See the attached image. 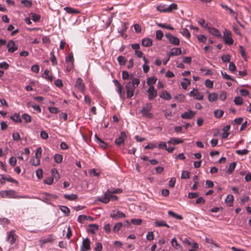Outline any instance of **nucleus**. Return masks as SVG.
Returning <instances> with one entry per match:
<instances>
[{
    "label": "nucleus",
    "instance_id": "49",
    "mask_svg": "<svg viewBox=\"0 0 251 251\" xmlns=\"http://www.w3.org/2000/svg\"><path fill=\"white\" fill-rule=\"evenodd\" d=\"M42 150L41 147H39L37 149L35 154V157L37 159H39L40 160V158L41 157Z\"/></svg>",
    "mask_w": 251,
    "mask_h": 251
},
{
    "label": "nucleus",
    "instance_id": "42",
    "mask_svg": "<svg viewBox=\"0 0 251 251\" xmlns=\"http://www.w3.org/2000/svg\"><path fill=\"white\" fill-rule=\"evenodd\" d=\"M180 32L183 36L187 38H189L191 36V34L187 28H183Z\"/></svg>",
    "mask_w": 251,
    "mask_h": 251
},
{
    "label": "nucleus",
    "instance_id": "50",
    "mask_svg": "<svg viewBox=\"0 0 251 251\" xmlns=\"http://www.w3.org/2000/svg\"><path fill=\"white\" fill-rule=\"evenodd\" d=\"M50 60L52 62V64L53 65H56L57 64L56 57L55 56L54 54L53 51H51L50 52Z\"/></svg>",
    "mask_w": 251,
    "mask_h": 251
},
{
    "label": "nucleus",
    "instance_id": "2",
    "mask_svg": "<svg viewBox=\"0 0 251 251\" xmlns=\"http://www.w3.org/2000/svg\"><path fill=\"white\" fill-rule=\"evenodd\" d=\"M130 80L125 84L126 89H135L140 83L139 79L133 77V75H131Z\"/></svg>",
    "mask_w": 251,
    "mask_h": 251
},
{
    "label": "nucleus",
    "instance_id": "4",
    "mask_svg": "<svg viewBox=\"0 0 251 251\" xmlns=\"http://www.w3.org/2000/svg\"><path fill=\"white\" fill-rule=\"evenodd\" d=\"M113 83L116 87V91L119 95L120 98L122 100L125 99V93L123 91V87L118 80L114 79L113 80Z\"/></svg>",
    "mask_w": 251,
    "mask_h": 251
},
{
    "label": "nucleus",
    "instance_id": "53",
    "mask_svg": "<svg viewBox=\"0 0 251 251\" xmlns=\"http://www.w3.org/2000/svg\"><path fill=\"white\" fill-rule=\"evenodd\" d=\"M134 92L135 89H126L127 98L128 99H130L132 97H133Z\"/></svg>",
    "mask_w": 251,
    "mask_h": 251
},
{
    "label": "nucleus",
    "instance_id": "36",
    "mask_svg": "<svg viewBox=\"0 0 251 251\" xmlns=\"http://www.w3.org/2000/svg\"><path fill=\"white\" fill-rule=\"evenodd\" d=\"M60 210L64 213L65 215H68L70 213L69 208L66 206L60 205L59 206Z\"/></svg>",
    "mask_w": 251,
    "mask_h": 251
},
{
    "label": "nucleus",
    "instance_id": "62",
    "mask_svg": "<svg viewBox=\"0 0 251 251\" xmlns=\"http://www.w3.org/2000/svg\"><path fill=\"white\" fill-rule=\"evenodd\" d=\"M54 84L57 87L60 88L63 86V83L62 80L60 79H57V80L54 81Z\"/></svg>",
    "mask_w": 251,
    "mask_h": 251
},
{
    "label": "nucleus",
    "instance_id": "30",
    "mask_svg": "<svg viewBox=\"0 0 251 251\" xmlns=\"http://www.w3.org/2000/svg\"><path fill=\"white\" fill-rule=\"evenodd\" d=\"M29 163L32 166H37L40 165V160L33 157L30 159Z\"/></svg>",
    "mask_w": 251,
    "mask_h": 251
},
{
    "label": "nucleus",
    "instance_id": "39",
    "mask_svg": "<svg viewBox=\"0 0 251 251\" xmlns=\"http://www.w3.org/2000/svg\"><path fill=\"white\" fill-rule=\"evenodd\" d=\"M236 166V163L235 162H233L231 163L229 166L228 169L227 171V173L229 174H231L234 171V170L235 168V167Z\"/></svg>",
    "mask_w": 251,
    "mask_h": 251
},
{
    "label": "nucleus",
    "instance_id": "28",
    "mask_svg": "<svg viewBox=\"0 0 251 251\" xmlns=\"http://www.w3.org/2000/svg\"><path fill=\"white\" fill-rule=\"evenodd\" d=\"M53 240V238L51 235L47 237L41 239L40 240V243L42 245L48 243H50Z\"/></svg>",
    "mask_w": 251,
    "mask_h": 251
},
{
    "label": "nucleus",
    "instance_id": "19",
    "mask_svg": "<svg viewBox=\"0 0 251 251\" xmlns=\"http://www.w3.org/2000/svg\"><path fill=\"white\" fill-rule=\"evenodd\" d=\"M207 29L209 32L213 36H215L217 37H221V34L217 28L209 26L208 27Z\"/></svg>",
    "mask_w": 251,
    "mask_h": 251
},
{
    "label": "nucleus",
    "instance_id": "38",
    "mask_svg": "<svg viewBox=\"0 0 251 251\" xmlns=\"http://www.w3.org/2000/svg\"><path fill=\"white\" fill-rule=\"evenodd\" d=\"M22 118L24 119L26 123H29L31 122V117L27 114H23L22 116Z\"/></svg>",
    "mask_w": 251,
    "mask_h": 251
},
{
    "label": "nucleus",
    "instance_id": "51",
    "mask_svg": "<svg viewBox=\"0 0 251 251\" xmlns=\"http://www.w3.org/2000/svg\"><path fill=\"white\" fill-rule=\"evenodd\" d=\"M131 75H129L128 73L126 71H124L122 72V78L124 80H126V79H130Z\"/></svg>",
    "mask_w": 251,
    "mask_h": 251
},
{
    "label": "nucleus",
    "instance_id": "12",
    "mask_svg": "<svg viewBox=\"0 0 251 251\" xmlns=\"http://www.w3.org/2000/svg\"><path fill=\"white\" fill-rule=\"evenodd\" d=\"M75 86L79 89L81 93H83L85 92V87L83 80L80 77H78L75 82Z\"/></svg>",
    "mask_w": 251,
    "mask_h": 251
},
{
    "label": "nucleus",
    "instance_id": "23",
    "mask_svg": "<svg viewBox=\"0 0 251 251\" xmlns=\"http://www.w3.org/2000/svg\"><path fill=\"white\" fill-rule=\"evenodd\" d=\"M159 97L165 100H170L171 99V95L166 91H163L160 95Z\"/></svg>",
    "mask_w": 251,
    "mask_h": 251
},
{
    "label": "nucleus",
    "instance_id": "33",
    "mask_svg": "<svg viewBox=\"0 0 251 251\" xmlns=\"http://www.w3.org/2000/svg\"><path fill=\"white\" fill-rule=\"evenodd\" d=\"M64 197L68 200L73 201L76 200L77 198V195L74 194H64Z\"/></svg>",
    "mask_w": 251,
    "mask_h": 251
},
{
    "label": "nucleus",
    "instance_id": "1",
    "mask_svg": "<svg viewBox=\"0 0 251 251\" xmlns=\"http://www.w3.org/2000/svg\"><path fill=\"white\" fill-rule=\"evenodd\" d=\"M177 8L176 3H172L168 5L163 3H160L158 5V11L161 12H171L173 10H176Z\"/></svg>",
    "mask_w": 251,
    "mask_h": 251
},
{
    "label": "nucleus",
    "instance_id": "27",
    "mask_svg": "<svg viewBox=\"0 0 251 251\" xmlns=\"http://www.w3.org/2000/svg\"><path fill=\"white\" fill-rule=\"evenodd\" d=\"M26 105H27V107H32L34 110L36 111L38 113H40L41 112V109L40 107V106L37 105L33 104L32 102H30V101L26 103Z\"/></svg>",
    "mask_w": 251,
    "mask_h": 251
},
{
    "label": "nucleus",
    "instance_id": "17",
    "mask_svg": "<svg viewBox=\"0 0 251 251\" xmlns=\"http://www.w3.org/2000/svg\"><path fill=\"white\" fill-rule=\"evenodd\" d=\"M181 53V49L180 48H172L169 53V56H173L176 55H179Z\"/></svg>",
    "mask_w": 251,
    "mask_h": 251
},
{
    "label": "nucleus",
    "instance_id": "25",
    "mask_svg": "<svg viewBox=\"0 0 251 251\" xmlns=\"http://www.w3.org/2000/svg\"><path fill=\"white\" fill-rule=\"evenodd\" d=\"M64 10L67 13L70 14H78L80 13V11L78 10L73 8L71 7H65L64 8Z\"/></svg>",
    "mask_w": 251,
    "mask_h": 251
},
{
    "label": "nucleus",
    "instance_id": "14",
    "mask_svg": "<svg viewBox=\"0 0 251 251\" xmlns=\"http://www.w3.org/2000/svg\"><path fill=\"white\" fill-rule=\"evenodd\" d=\"M90 241L88 238L84 239L83 240L82 246L80 248L81 251H82V250H85L87 251V250H90Z\"/></svg>",
    "mask_w": 251,
    "mask_h": 251
},
{
    "label": "nucleus",
    "instance_id": "43",
    "mask_svg": "<svg viewBox=\"0 0 251 251\" xmlns=\"http://www.w3.org/2000/svg\"><path fill=\"white\" fill-rule=\"evenodd\" d=\"M30 16L32 20L35 22H38L41 18V16L39 15H38L34 13H31L30 14Z\"/></svg>",
    "mask_w": 251,
    "mask_h": 251
},
{
    "label": "nucleus",
    "instance_id": "22",
    "mask_svg": "<svg viewBox=\"0 0 251 251\" xmlns=\"http://www.w3.org/2000/svg\"><path fill=\"white\" fill-rule=\"evenodd\" d=\"M1 179L2 181H3L5 182V181H7L8 182H13V183H18V181L15 179H14L13 178H12L10 176H6L4 175H0Z\"/></svg>",
    "mask_w": 251,
    "mask_h": 251
},
{
    "label": "nucleus",
    "instance_id": "20",
    "mask_svg": "<svg viewBox=\"0 0 251 251\" xmlns=\"http://www.w3.org/2000/svg\"><path fill=\"white\" fill-rule=\"evenodd\" d=\"M88 231L92 234H95L99 229V226L97 224H92L88 225Z\"/></svg>",
    "mask_w": 251,
    "mask_h": 251
},
{
    "label": "nucleus",
    "instance_id": "6",
    "mask_svg": "<svg viewBox=\"0 0 251 251\" xmlns=\"http://www.w3.org/2000/svg\"><path fill=\"white\" fill-rule=\"evenodd\" d=\"M223 39L226 44L232 45L233 43V40L231 37V32L225 29L224 32Z\"/></svg>",
    "mask_w": 251,
    "mask_h": 251
},
{
    "label": "nucleus",
    "instance_id": "29",
    "mask_svg": "<svg viewBox=\"0 0 251 251\" xmlns=\"http://www.w3.org/2000/svg\"><path fill=\"white\" fill-rule=\"evenodd\" d=\"M183 142V140L178 138H172L168 142V143L172 144L173 145H177Z\"/></svg>",
    "mask_w": 251,
    "mask_h": 251
},
{
    "label": "nucleus",
    "instance_id": "9",
    "mask_svg": "<svg viewBox=\"0 0 251 251\" xmlns=\"http://www.w3.org/2000/svg\"><path fill=\"white\" fill-rule=\"evenodd\" d=\"M166 37L169 40L170 44L175 46H178L179 45L180 41L178 38L174 36L171 33H168L165 35Z\"/></svg>",
    "mask_w": 251,
    "mask_h": 251
},
{
    "label": "nucleus",
    "instance_id": "55",
    "mask_svg": "<svg viewBox=\"0 0 251 251\" xmlns=\"http://www.w3.org/2000/svg\"><path fill=\"white\" fill-rule=\"evenodd\" d=\"M96 137L99 142L98 143H99V144L100 145V146L103 149L106 148V147H107V144L106 143H105L104 141L101 140L100 138L97 137L96 136Z\"/></svg>",
    "mask_w": 251,
    "mask_h": 251
},
{
    "label": "nucleus",
    "instance_id": "15",
    "mask_svg": "<svg viewBox=\"0 0 251 251\" xmlns=\"http://www.w3.org/2000/svg\"><path fill=\"white\" fill-rule=\"evenodd\" d=\"M147 92L148 93L149 99L150 100L153 99L157 95V91L155 90L153 86H150L147 90Z\"/></svg>",
    "mask_w": 251,
    "mask_h": 251
},
{
    "label": "nucleus",
    "instance_id": "13",
    "mask_svg": "<svg viewBox=\"0 0 251 251\" xmlns=\"http://www.w3.org/2000/svg\"><path fill=\"white\" fill-rule=\"evenodd\" d=\"M126 135L125 131H122L120 136L115 139V143L116 145L120 146L124 143L125 139L126 138Z\"/></svg>",
    "mask_w": 251,
    "mask_h": 251
},
{
    "label": "nucleus",
    "instance_id": "24",
    "mask_svg": "<svg viewBox=\"0 0 251 251\" xmlns=\"http://www.w3.org/2000/svg\"><path fill=\"white\" fill-rule=\"evenodd\" d=\"M48 195H50V193H45L44 194L45 196L43 197L42 199H40L37 197H35L34 198L39 199V200L47 203V204H50V201H51V199L50 197H49V196Z\"/></svg>",
    "mask_w": 251,
    "mask_h": 251
},
{
    "label": "nucleus",
    "instance_id": "5",
    "mask_svg": "<svg viewBox=\"0 0 251 251\" xmlns=\"http://www.w3.org/2000/svg\"><path fill=\"white\" fill-rule=\"evenodd\" d=\"M151 107L152 106L151 103H147L143 107L142 109L140 110V113L145 117L151 118L152 117V114L150 111Z\"/></svg>",
    "mask_w": 251,
    "mask_h": 251
},
{
    "label": "nucleus",
    "instance_id": "44",
    "mask_svg": "<svg viewBox=\"0 0 251 251\" xmlns=\"http://www.w3.org/2000/svg\"><path fill=\"white\" fill-rule=\"evenodd\" d=\"M156 78L155 77H150L148 78L147 83L150 87V86H153L152 85L156 82Z\"/></svg>",
    "mask_w": 251,
    "mask_h": 251
},
{
    "label": "nucleus",
    "instance_id": "18",
    "mask_svg": "<svg viewBox=\"0 0 251 251\" xmlns=\"http://www.w3.org/2000/svg\"><path fill=\"white\" fill-rule=\"evenodd\" d=\"M7 241L10 243L13 244L16 241L15 234L13 231H10L7 236Z\"/></svg>",
    "mask_w": 251,
    "mask_h": 251
},
{
    "label": "nucleus",
    "instance_id": "34",
    "mask_svg": "<svg viewBox=\"0 0 251 251\" xmlns=\"http://www.w3.org/2000/svg\"><path fill=\"white\" fill-rule=\"evenodd\" d=\"M218 95L216 93L209 94L208 96L209 101L211 102L215 101L218 99Z\"/></svg>",
    "mask_w": 251,
    "mask_h": 251
},
{
    "label": "nucleus",
    "instance_id": "8",
    "mask_svg": "<svg viewBox=\"0 0 251 251\" xmlns=\"http://www.w3.org/2000/svg\"><path fill=\"white\" fill-rule=\"evenodd\" d=\"M110 216L111 218L115 220H118L125 218L126 216L125 213L118 210H112L110 213Z\"/></svg>",
    "mask_w": 251,
    "mask_h": 251
},
{
    "label": "nucleus",
    "instance_id": "58",
    "mask_svg": "<svg viewBox=\"0 0 251 251\" xmlns=\"http://www.w3.org/2000/svg\"><path fill=\"white\" fill-rule=\"evenodd\" d=\"M185 97L184 95L179 94L175 96V99L179 102H183L185 100Z\"/></svg>",
    "mask_w": 251,
    "mask_h": 251
},
{
    "label": "nucleus",
    "instance_id": "64",
    "mask_svg": "<svg viewBox=\"0 0 251 251\" xmlns=\"http://www.w3.org/2000/svg\"><path fill=\"white\" fill-rule=\"evenodd\" d=\"M197 37L198 40L200 42L205 43L207 39L206 37L204 35H202V34L198 35Z\"/></svg>",
    "mask_w": 251,
    "mask_h": 251
},
{
    "label": "nucleus",
    "instance_id": "11",
    "mask_svg": "<svg viewBox=\"0 0 251 251\" xmlns=\"http://www.w3.org/2000/svg\"><path fill=\"white\" fill-rule=\"evenodd\" d=\"M189 95L198 100H202L203 99V95L201 94L198 89H194L190 91Z\"/></svg>",
    "mask_w": 251,
    "mask_h": 251
},
{
    "label": "nucleus",
    "instance_id": "41",
    "mask_svg": "<svg viewBox=\"0 0 251 251\" xmlns=\"http://www.w3.org/2000/svg\"><path fill=\"white\" fill-rule=\"evenodd\" d=\"M54 159L56 163H60L63 159V156L59 154H55L54 155Z\"/></svg>",
    "mask_w": 251,
    "mask_h": 251
},
{
    "label": "nucleus",
    "instance_id": "37",
    "mask_svg": "<svg viewBox=\"0 0 251 251\" xmlns=\"http://www.w3.org/2000/svg\"><path fill=\"white\" fill-rule=\"evenodd\" d=\"M190 84V80L186 78L183 79V81L181 82V85L184 89H186L188 86Z\"/></svg>",
    "mask_w": 251,
    "mask_h": 251
},
{
    "label": "nucleus",
    "instance_id": "16",
    "mask_svg": "<svg viewBox=\"0 0 251 251\" xmlns=\"http://www.w3.org/2000/svg\"><path fill=\"white\" fill-rule=\"evenodd\" d=\"M196 112L192 110H188L181 115V117L182 119H191L194 117Z\"/></svg>",
    "mask_w": 251,
    "mask_h": 251
},
{
    "label": "nucleus",
    "instance_id": "59",
    "mask_svg": "<svg viewBox=\"0 0 251 251\" xmlns=\"http://www.w3.org/2000/svg\"><path fill=\"white\" fill-rule=\"evenodd\" d=\"M214 116L216 118H220L224 114V111L221 110H216L214 111Z\"/></svg>",
    "mask_w": 251,
    "mask_h": 251
},
{
    "label": "nucleus",
    "instance_id": "54",
    "mask_svg": "<svg viewBox=\"0 0 251 251\" xmlns=\"http://www.w3.org/2000/svg\"><path fill=\"white\" fill-rule=\"evenodd\" d=\"M158 26H159L163 28H166L170 30H174V28L169 25L163 24H158Z\"/></svg>",
    "mask_w": 251,
    "mask_h": 251
},
{
    "label": "nucleus",
    "instance_id": "46",
    "mask_svg": "<svg viewBox=\"0 0 251 251\" xmlns=\"http://www.w3.org/2000/svg\"><path fill=\"white\" fill-rule=\"evenodd\" d=\"M118 62L120 65H124L126 62V59L123 56L120 55L117 58Z\"/></svg>",
    "mask_w": 251,
    "mask_h": 251
},
{
    "label": "nucleus",
    "instance_id": "61",
    "mask_svg": "<svg viewBox=\"0 0 251 251\" xmlns=\"http://www.w3.org/2000/svg\"><path fill=\"white\" fill-rule=\"evenodd\" d=\"M85 220H87V216L85 215H80L77 218V221L80 223H83Z\"/></svg>",
    "mask_w": 251,
    "mask_h": 251
},
{
    "label": "nucleus",
    "instance_id": "48",
    "mask_svg": "<svg viewBox=\"0 0 251 251\" xmlns=\"http://www.w3.org/2000/svg\"><path fill=\"white\" fill-rule=\"evenodd\" d=\"M123 224L121 222L117 223L113 227L114 232H118L123 226Z\"/></svg>",
    "mask_w": 251,
    "mask_h": 251
},
{
    "label": "nucleus",
    "instance_id": "3",
    "mask_svg": "<svg viewBox=\"0 0 251 251\" xmlns=\"http://www.w3.org/2000/svg\"><path fill=\"white\" fill-rule=\"evenodd\" d=\"M107 189L104 193L103 197L98 198V201L102 202L104 203H108L110 201H111L113 194Z\"/></svg>",
    "mask_w": 251,
    "mask_h": 251
},
{
    "label": "nucleus",
    "instance_id": "52",
    "mask_svg": "<svg viewBox=\"0 0 251 251\" xmlns=\"http://www.w3.org/2000/svg\"><path fill=\"white\" fill-rule=\"evenodd\" d=\"M221 74L224 79L226 80H231L232 81H235L234 79L232 78L231 76L227 75L226 72L221 71Z\"/></svg>",
    "mask_w": 251,
    "mask_h": 251
},
{
    "label": "nucleus",
    "instance_id": "56",
    "mask_svg": "<svg viewBox=\"0 0 251 251\" xmlns=\"http://www.w3.org/2000/svg\"><path fill=\"white\" fill-rule=\"evenodd\" d=\"M142 223V220L140 219H132L131 223L134 225H140Z\"/></svg>",
    "mask_w": 251,
    "mask_h": 251
},
{
    "label": "nucleus",
    "instance_id": "60",
    "mask_svg": "<svg viewBox=\"0 0 251 251\" xmlns=\"http://www.w3.org/2000/svg\"><path fill=\"white\" fill-rule=\"evenodd\" d=\"M53 182V177H49L44 180V183L48 185H51Z\"/></svg>",
    "mask_w": 251,
    "mask_h": 251
},
{
    "label": "nucleus",
    "instance_id": "21",
    "mask_svg": "<svg viewBox=\"0 0 251 251\" xmlns=\"http://www.w3.org/2000/svg\"><path fill=\"white\" fill-rule=\"evenodd\" d=\"M42 77L50 81H51L53 79L52 75L50 73V71L47 69L45 70L44 74L42 75Z\"/></svg>",
    "mask_w": 251,
    "mask_h": 251
},
{
    "label": "nucleus",
    "instance_id": "40",
    "mask_svg": "<svg viewBox=\"0 0 251 251\" xmlns=\"http://www.w3.org/2000/svg\"><path fill=\"white\" fill-rule=\"evenodd\" d=\"M10 118L14 121L17 123L22 122V119L19 114H15L14 115L11 116Z\"/></svg>",
    "mask_w": 251,
    "mask_h": 251
},
{
    "label": "nucleus",
    "instance_id": "7",
    "mask_svg": "<svg viewBox=\"0 0 251 251\" xmlns=\"http://www.w3.org/2000/svg\"><path fill=\"white\" fill-rule=\"evenodd\" d=\"M0 196L2 198H14L16 197V191L14 190L0 191Z\"/></svg>",
    "mask_w": 251,
    "mask_h": 251
},
{
    "label": "nucleus",
    "instance_id": "26",
    "mask_svg": "<svg viewBox=\"0 0 251 251\" xmlns=\"http://www.w3.org/2000/svg\"><path fill=\"white\" fill-rule=\"evenodd\" d=\"M152 40L149 38H145L142 41V44L144 47H150L152 45Z\"/></svg>",
    "mask_w": 251,
    "mask_h": 251
},
{
    "label": "nucleus",
    "instance_id": "47",
    "mask_svg": "<svg viewBox=\"0 0 251 251\" xmlns=\"http://www.w3.org/2000/svg\"><path fill=\"white\" fill-rule=\"evenodd\" d=\"M234 102L236 105H242L243 102V100L241 97H236L234 100Z\"/></svg>",
    "mask_w": 251,
    "mask_h": 251
},
{
    "label": "nucleus",
    "instance_id": "35",
    "mask_svg": "<svg viewBox=\"0 0 251 251\" xmlns=\"http://www.w3.org/2000/svg\"><path fill=\"white\" fill-rule=\"evenodd\" d=\"M172 245L176 250L181 248L180 245L177 243L175 237L173 238L171 240Z\"/></svg>",
    "mask_w": 251,
    "mask_h": 251
},
{
    "label": "nucleus",
    "instance_id": "31",
    "mask_svg": "<svg viewBox=\"0 0 251 251\" xmlns=\"http://www.w3.org/2000/svg\"><path fill=\"white\" fill-rule=\"evenodd\" d=\"M127 29V26L126 23H122V25H121V27L119 30V32L121 34V35L123 36L124 34V33L126 31Z\"/></svg>",
    "mask_w": 251,
    "mask_h": 251
},
{
    "label": "nucleus",
    "instance_id": "63",
    "mask_svg": "<svg viewBox=\"0 0 251 251\" xmlns=\"http://www.w3.org/2000/svg\"><path fill=\"white\" fill-rule=\"evenodd\" d=\"M198 22L204 28H207L209 27L208 24L205 23V21L203 19H200Z\"/></svg>",
    "mask_w": 251,
    "mask_h": 251
},
{
    "label": "nucleus",
    "instance_id": "57",
    "mask_svg": "<svg viewBox=\"0 0 251 251\" xmlns=\"http://www.w3.org/2000/svg\"><path fill=\"white\" fill-rule=\"evenodd\" d=\"M109 190L111 192V193H112L114 194H120L122 192V190L120 188H114L113 187H111V188H108Z\"/></svg>",
    "mask_w": 251,
    "mask_h": 251
},
{
    "label": "nucleus",
    "instance_id": "10",
    "mask_svg": "<svg viewBox=\"0 0 251 251\" xmlns=\"http://www.w3.org/2000/svg\"><path fill=\"white\" fill-rule=\"evenodd\" d=\"M7 50L8 52L13 53L16 51L18 48V45H16L12 40H10L7 44Z\"/></svg>",
    "mask_w": 251,
    "mask_h": 251
},
{
    "label": "nucleus",
    "instance_id": "45",
    "mask_svg": "<svg viewBox=\"0 0 251 251\" xmlns=\"http://www.w3.org/2000/svg\"><path fill=\"white\" fill-rule=\"evenodd\" d=\"M9 67V64L6 62L3 61L0 63V69L3 70H7Z\"/></svg>",
    "mask_w": 251,
    "mask_h": 251
},
{
    "label": "nucleus",
    "instance_id": "32",
    "mask_svg": "<svg viewBox=\"0 0 251 251\" xmlns=\"http://www.w3.org/2000/svg\"><path fill=\"white\" fill-rule=\"evenodd\" d=\"M65 61L66 63H68L69 64H74V59L73 53H70L66 57Z\"/></svg>",
    "mask_w": 251,
    "mask_h": 251
}]
</instances>
